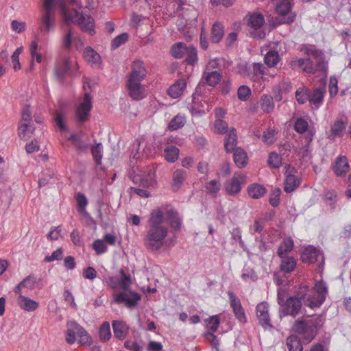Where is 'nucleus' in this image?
Here are the masks:
<instances>
[{"instance_id":"obj_23","label":"nucleus","mask_w":351,"mask_h":351,"mask_svg":"<svg viewBox=\"0 0 351 351\" xmlns=\"http://www.w3.org/2000/svg\"><path fill=\"white\" fill-rule=\"evenodd\" d=\"M18 304L25 311H34L38 307V303L29 298L24 296L22 293H18Z\"/></svg>"},{"instance_id":"obj_31","label":"nucleus","mask_w":351,"mask_h":351,"mask_svg":"<svg viewBox=\"0 0 351 351\" xmlns=\"http://www.w3.org/2000/svg\"><path fill=\"white\" fill-rule=\"evenodd\" d=\"M266 189L259 184H252L247 187V193L253 199H258L266 193Z\"/></svg>"},{"instance_id":"obj_41","label":"nucleus","mask_w":351,"mask_h":351,"mask_svg":"<svg viewBox=\"0 0 351 351\" xmlns=\"http://www.w3.org/2000/svg\"><path fill=\"white\" fill-rule=\"evenodd\" d=\"M70 69L69 60L65 58L60 65L55 69V73L57 79L62 82L66 73Z\"/></svg>"},{"instance_id":"obj_18","label":"nucleus","mask_w":351,"mask_h":351,"mask_svg":"<svg viewBox=\"0 0 351 351\" xmlns=\"http://www.w3.org/2000/svg\"><path fill=\"white\" fill-rule=\"evenodd\" d=\"M79 152H86L89 147V139L83 133L73 134L69 138Z\"/></svg>"},{"instance_id":"obj_38","label":"nucleus","mask_w":351,"mask_h":351,"mask_svg":"<svg viewBox=\"0 0 351 351\" xmlns=\"http://www.w3.org/2000/svg\"><path fill=\"white\" fill-rule=\"evenodd\" d=\"M325 90L324 88H315L312 95H309V101L318 108L323 102Z\"/></svg>"},{"instance_id":"obj_63","label":"nucleus","mask_w":351,"mask_h":351,"mask_svg":"<svg viewBox=\"0 0 351 351\" xmlns=\"http://www.w3.org/2000/svg\"><path fill=\"white\" fill-rule=\"evenodd\" d=\"M63 255V250L62 247H59L55 250L51 255L47 256L45 257V261L47 263L52 262L54 261H58L62 259Z\"/></svg>"},{"instance_id":"obj_60","label":"nucleus","mask_w":351,"mask_h":351,"mask_svg":"<svg viewBox=\"0 0 351 351\" xmlns=\"http://www.w3.org/2000/svg\"><path fill=\"white\" fill-rule=\"evenodd\" d=\"M215 132L220 134L225 133L228 131V124L221 119H217L214 123Z\"/></svg>"},{"instance_id":"obj_62","label":"nucleus","mask_w":351,"mask_h":351,"mask_svg":"<svg viewBox=\"0 0 351 351\" xmlns=\"http://www.w3.org/2000/svg\"><path fill=\"white\" fill-rule=\"evenodd\" d=\"M276 140V132L274 130H267L264 132L263 135V141L268 145L274 143Z\"/></svg>"},{"instance_id":"obj_12","label":"nucleus","mask_w":351,"mask_h":351,"mask_svg":"<svg viewBox=\"0 0 351 351\" xmlns=\"http://www.w3.org/2000/svg\"><path fill=\"white\" fill-rule=\"evenodd\" d=\"M291 8L292 4L290 0H280L276 3L277 13L282 16L288 15L286 19L282 20L281 23L290 24L295 21L296 14L291 12Z\"/></svg>"},{"instance_id":"obj_25","label":"nucleus","mask_w":351,"mask_h":351,"mask_svg":"<svg viewBox=\"0 0 351 351\" xmlns=\"http://www.w3.org/2000/svg\"><path fill=\"white\" fill-rule=\"evenodd\" d=\"M167 218L169 225L175 230H178L181 228L182 219L175 209L171 208L167 211Z\"/></svg>"},{"instance_id":"obj_19","label":"nucleus","mask_w":351,"mask_h":351,"mask_svg":"<svg viewBox=\"0 0 351 351\" xmlns=\"http://www.w3.org/2000/svg\"><path fill=\"white\" fill-rule=\"evenodd\" d=\"M300 295L304 304L312 308L320 306L324 302V298L322 295L319 296L313 291L308 293H300Z\"/></svg>"},{"instance_id":"obj_42","label":"nucleus","mask_w":351,"mask_h":351,"mask_svg":"<svg viewBox=\"0 0 351 351\" xmlns=\"http://www.w3.org/2000/svg\"><path fill=\"white\" fill-rule=\"evenodd\" d=\"M165 158L169 162H174L179 156V149L173 145L167 146L164 151Z\"/></svg>"},{"instance_id":"obj_34","label":"nucleus","mask_w":351,"mask_h":351,"mask_svg":"<svg viewBox=\"0 0 351 351\" xmlns=\"http://www.w3.org/2000/svg\"><path fill=\"white\" fill-rule=\"evenodd\" d=\"M280 269L285 273L292 272L296 267V261L292 256H283L281 258Z\"/></svg>"},{"instance_id":"obj_43","label":"nucleus","mask_w":351,"mask_h":351,"mask_svg":"<svg viewBox=\"0 0 351 351\" xmlns=\"http://www.w3.org/2000/svg\"><path fill=\"white\" fill-rule=\"evenodd\" d=\"M295 130L300 134H304V135L310 130L313 129H308V123L303 117L297 118L294 123Z\"/></svg>"},{"instance_id":"obj_58","label":"nucleus","mask_w":351,"mask_h":351,"mask_svg":"<svg viewBox=\"0 0 351 351\" xmlns=\"http://www.w3.org/2000/svg\"><path fill=\"white\" fill-rule=\"evenodd\" d=\"M282 159L280 155L276 153H271L269 154L268 163L275 169H278L281 166Z\"/></svg>"},{"instance_id":"obj_57","label":"nucleus","mask_w":351,"mask_h":351,"mask_svg":"<svg viewBox=\"0 0 351 351\" xmlns=\"http://www.w3.org/2000/svg\"><path fill=\"white\" fill-rule=\"evenodd\" d=\"M313 291L319 296L322 295L325 300L328 292L325 282H324L322 280L317 282L315 285Z\"/></svg>"},{"instance_id":"obj_17","label":"nucleus","mask_w":351,"mask_h":351,"mask_svg":"<svg viewBox=\"0 0 351 351\" xmlns=\"http://www.w3.org/2000/svg\"><path fill=\"white\" fill-rule=\"evenodd\" d=\"M230 298V304L233 309L235 317L241 322H246V316L243 308L242 307L240 300L235 295L233 291H229L228 293Z\"/></svg>"},{"instance_id":"obj_44","label":"nucleus","mask_w":351,"mask_h":351,"mask_svg":"<svg viewBox=\"0 0 351 351\" xmlns=\"http://www.w3.org/2000/svg\"><path fill=\"white\" fill-rule=\"evenodd\" d=\"M261 109L266 113L271 112L274 108V103L271 96L263 95L261 99Z\"/></svg>"},{"instance_id":"obj_28","label":"nucleus","mask_w":351,"mask_h":351,"mask_svg":"<svg viewBox=\"0 0 351 351\" xmlns=\"http://www.w3.org/2000/svg\"><path fill=\"white\" fill-rule=\"evenodd\" d=\"M36 284V278L33 276H28L15 287L14 291L16 293H22L23 289L33 290Z\"/></svg>"},{"instance_id":"obj_15","label":"nucleus","mask_w":351,"mask_h":351,"mask_svg":"<svg viewBox=\"0 0 351 351\" xmlns=\"http://www.w3.org/2000/svg\"><path fill=\"white\" fill-rule=\"evenodd\" d=\"M246 176L243 174L235 173L230 180L226 182L224 187L230 195L239 193L241 189V184L245 183Z\"/></svg>"},{"instance_id":"obj_16","label":"nucleus","mask_w":351,"mask_h":351,"mask_svg":"<svg viewBox=\"0 0 351 351\" xmlns=\"http://www.w3.org/2000/svg\"><path fill=\"white\" fill-rule=\"evenodd\" d=\"M256 316L259 323L264 328H271L270 317L269 315V304L266 302H263L256 306Z\"/></svg>"},{"instance_id":"obj_40","label":"nucleus","mask_w":351,"mask_h":351,"mask_svg":"<svg viewBox=\"0 0 351 351\" xmlns=\"http://www.w3.org/2000/svg\"><path fill=\"white\" fill-rule=\"evenodd\" d=\"M287 346L289 351H303L301 341L295 335H290L287 338Z\"/></svg>"},{"instance_id":"obj_27","label":"nucleus","mask_w":351,"mask_h":351,"mask_svg":"<svg viewBox=\"0 0 351 351\" xmlns=\"http://www.w3.org/2000/svg\"><path fill=\"white\" fill-rule=\"evenodd\" d=\"M58 104L59 108L56 109L54 112V120L59 130L63 131L66 130V125L64 122L65 113L62 110V108L65 107L66 104L63 101H59Z\"/></svg>"},{"instance_id":"obj_33","label":"nucleus","mask_w":351,"mask_h":351,"mask_svg":"<svg viewBox=\"0 0 351 351\" xmlns=\"http://www.w3.org/2000/svg\"><path fill=\"white\" fill-rule=\"evenodd\" d=\"M315 135V131L310 130L308 131L304 136L305 144L304 146L300 149L299 154L302 156V157H307L311 152L310 145L313 139V136Z\"/></svg>"},{"instance_id":"obj_30","label":"nucleus","mask_w":351,"mask_h":351,"mask_svg":"<svg viewBox=\"0 0 351 351\" xmlns=\"http://www.w3.org/2000/svg\"><path fill=\"white\" fill-rule=\"evenodd\" d=\"M186 171L178 169H176L173 173V184L172 187L174 191L178 190L186 179Z\"/></svg>"},{"instance_id":"obj_32","label":"nucleus","mask_w":351,"mask_h":351,"mask_svg":"<svg viewBox=\"0 0 351 351\" xmlns=\"http://www.w3.org/2000/svg\"><path fill=\"white\" fill-rule=\"evenodd\" d=\"M237 143V136L234 128L230 130L225 141V149L228 152L235 150Z\"/></svg>"},{"instance_id":"obj_11","label":"nucleus","mask_w":351,"mask_h":351,"mask_svg":"<svg viewBox=\"0 0 351 351\" xmlns=\"http://www.w3.org/2000/svg\"><path fill=\"white\" fill-rule=\"evenodd\" d=\"M155 169L153 167H149L141 173L135 175L132 178V181L135 184H139L145 188H148L154 184Z\"/></svg>"},{"instance_id":"obj_64","label":"nucleus","mask_w":351,"mask_h":351,"mask_svg":"<svg viewBox=\"0 0 351 351\" xmlns=\"http://www.w3.org/2000/svg\"><path fill=\"white\" fill-rule=\"evenodd\" d=\"M93 248L97 254H101L106 252L107 246L104 244V241L97 239L93 243Z\"/></svg>"},{"instance_id":"obj_56","label":"nucleus","mask_w":351,"mask_h":351,"mask_svg":"<svg viewBox=\"0 0 351 351\" xmlns=\"http://www.w3.org/2000/svg\"><path fill=\"white\" fill-rule=\"evenodd\" d=\"M91 153L93 158L97 165L101 163L102 158V145L97 143L91 148Z\"/></svg>"},{"instance_id":"obj_50","label":"nucleus","mask_w":351,"mask_h":351,"mask_svg":"<svg viewBox=\"0 0 351 351\" xmlns=\"http://www.w3.org/2000/svg\"><path fill=\"white\" fill-rule=\"evenodd\" d=\"M111 337L110 328L108 322H104L99 328V337L103 341H106Z\"/></svg>"},{"instance_id":"obj_9","label":"nucleus","mask_w":351,"mask_h":351,"mask_svg":"<svg viewBox=\"0 0 351 351\" xmlns=\"http://www.w3.org/2000/svg\"><path fill=\"white\" fill-rule=\"evenodd\" d=\"M218 64L216 60H211L208 62L205 71L203 73L202 82L210 86H215L221 80V74L217 71H211V69L216 67Z\"/></svg>"},{"instance_id":"obj_8","label":"nucleus","mask_w":351,"mask_h":351,"mask_svg":"<svg viewBox=\"0 0 351 351\" xmlns=\"http://www.w3.org/2000/svg\"><path fill=\"white\" fill-rule=\"evenodd\" d=\"M92 98L88 93H85L84 99L75 110V119L78 123H83L88 120L92 108Z\"/></svg>"},{"instance_id":"obj_36","label":"nucleus","mask_w":351,"mask_h":351,"mask_svg":"<svg viewBox=\"0 0 351 351\" xmlns=\"http://www.w3.org/2000/svg\"><path fill=\"white\" fill-rule=\"evenodd\" d=\"M83 57L86 61L92 64H96L100 62L101 57L99 53H97L91 47H86L83 53Z\"/></svg>"},{"instance_id":"obj_55","label":"nucleus","mask_w":351,"mask_h":351,"mask_svg":"<svg viewBox=\"0 0 351 351\" xmlns=\"http://www.w3.org/2000/svg\"><path fill=\"white\" fill-rule=\"evenodd\" d=\"M206 323L210 330L215 332L219 328L220 323L219 317L218 315L211 316L208 319H206Z\"/></svg>"},{"instance_id":"obj_53","label":"nucleus","mask_w":351,"mask_h":351,"mask_svg":"<svg viewBox=\"0 0 351 351\" xmlns=\"http://www.w3.org/2000/svg\"><path fill=\"white\" fill-rule=\"evenodd\" d=\"M280 194L281 190L279 188H275L271 191L269 201L273 207H276L279 205Z\"/></svg>"},{"instance_id":"obj_52","label":"nucleus","mask_w":351,"mask_h":351,"mask_svg":"<svg viewBox=\"0 0 351 351\" xmlns=\"http://www.w3.org/2000/svg\"><path fill=\"white\" fill-rule=\"evenodd\" d=\"M184 56H186V61L189 64H194L197 61V50L192 46L186 47Z\"/></svg>"},{"instance_id":"obj_48","label":"nucleus","mask_w":351,"mask_h":351,"mask_svg":"<svg viewBox=\"0 0 351 351\" xmlns=\"http://www.w3.org/2000/svg\"><path fill=\"white\" fill-rule=\"evenodd\" d=\"M32 134L31 125L29 123H21L19 127V136L22 140H27L30 138Z\"/></svg>"},{"instance_id":"obj_49","label":"nucleus","mask_w":351,"mask_h":351,"mask_svg":"<svg viewBox=\"0 0 351 351\" xmlns=\"http://www.w3.org/2000/svg\"><path fill=\"white\" fill-rule=\"evenodd\" d=\"M186 49V45L178 43L174 45L171 48V54L176 58H181L184 57V53Z\"/></svg>"},{"instance_id":"obj_26","label":"nucleus","mask_w":351,"mask_h":351,"mask_svg":"<svg viewBox=\"0 0 351 351\" xmlns=\"http://www.w3.org/2000/svg\"><path fill=\"white\" fill-rule=\"evenodd\" d=\"M112 325L115 337L119 339H124L128 330V327L125 323L122 321L115 320L112 322Z\"/></svg>"},{"instance_id":"obj_13","label":"nucleus","mask_w":351,"mask_h":351,"mask_svg":"<svg viewBox=\"0 0 351 351\" xmlns=\"http://www.w3.org/2000/svg\"><path fill=\"white\" fill-rule=\"evenodd\" d=\"M142 80L128 77L127 88L129 95L134 100H140L145 97V90L141 84Z\"/></svg>"},{"instance_id":"obj_7","label":"nucleus","mask_w":351,"mask_h":351,"mask_svg":"<svg viewBox=\"0 0 351 351\" xmlns=\"http://www.w3.org/2000/svg\"><path fill=\"white\" fill-rule=\"evenodd\" d=\"M67 332L66 341L69 344H73L76 341V336L79 337V343L82 345H88L91 342V338L87 332L79 324L74 322L67 324Z\"/></svg>"},{"instance_id":"obj_54","label":"nucleus","mask_w":351,"mask_h":351,"mask_svg":"<svg viewBox=\"0 0 351 351\" xmlns=\"http://www.w3.org/2000/svg\"><path fill=\"white\" fill-rule=\"evenodd\" d=\"M77 204V210L80 213H85V208L87 206L88 201L86 196L82 193H77L75 197Z\"/></svg>"},{"instance_id":"obj_35","label":"nucleus","mask_w":351,"mask_h":351,"mask_svg":"<svg viewBox=\"0 0 351 351\" xmlns=\"http://www.w3.org/2000/svg\"><path fill=\"white\" fill-rule=\"evenodd\" d=\"M234 160L239 168H243L247 162V154L241 148H236L234 150Z\"/></svg>"},{"instance_id":"obj_46","label":"nucleus","mask_w":351,"mask_h":351,"mask_svg":"<svg viewBox=\"0 0 351 351\" xmlns=\"http://www.w3.org/2000/svg\"><path fill=\"white\" fill-rule=\"evenodd\" d=\"M346 128V124L341 120H336L335 123L331 125L330 132L329 137L331 138L335 136H339L343 133Z\"/></svg>"},{"instance_id":"obj_61","label":"nucleus","mask_w":351,"mask_h":351,"mask_svg":"<svg viewBox=\"0 0 351 351\" xmlns=\"http://www.w3.org/2000/svg\"><path fill=\"white\" fill-rule=\"evenodd\" d=\"M251 94V90L247 86H241L237 91V95L240 100L246 101Z\"/></svg>"},{"instance_id":"obj_37","label":"nucleus","mask_w":351,"mask_h":351,"mask_svg":"<svg viewBox=\"0 0 351 351\" xmlns=\"http://www.w3.org/2000/svg\"><path fill=\"white\" fill-rule=\"evenodd\" d=\"M293 247V241L291 238L283 240L278 248L277 254L280 258L286 256L285 254L290 252Z\"/></svg>"},{"instance_id":"obj_2","label":"nucleus","mask_w":351,"mask_h":351,"mask_svg":"<svg viewBox=\"0 0 351 351\" xmlns=\"http://www.w3.org/2000/svg\"><path fill=\"white\" fill-rule=\"evenodd\" d=\"M58 6L63 16V10L66 11L64 0H42V10L38 19L40 32L49 34L56 27V7Z\"/></svg>"},{"instance_id":"obj_51","label":"nucleus","mask_w":351,"mask_h":351,"mask_svg":"<svg viewBox=\"0 0 351 351\" xmlns=\"http://www.w3.org/2000/svg\"><path fill=\"white\" fill-rule=\"evenodd\" d=\"M295 97L298 102L300 104H304L306 101H309V93L308 89L305 88H300L295 92Z\"/></svg>"},{"instance_id":"obj_6","label":"nucleus","mask_w":351,"mask_h":351,"mask_svg":"<svg viewBox=\"0 0 351 351\" xmlns=\"http://www.w3.org/2000/svg\"><path fill=\"white\" fill-rule=\"evenodd\" d=\"M301 295L297 296H292L284 300L282 297L278 293V303L280 305V316L291 315L295 317L299 314L302 308Z\"/></svg>"},{"instance_id":"obj_39","label":"nucleus","mask_w":351,"mask_h":351,"mask_svg":"<svg viewBox=\"0 0 351 351\" xmlns=\"http://www.w3.org/2000/svg\"><path fill=\"white\" fill-rule=\"evenodd\" d=\"M186 121L185 116L178 114L171 120L168 125V129L170 131L178 130L185 125Z\"/></svg>"},{"instance_id":"obj_20","label":"nucleus","mask_w":351,"mask_h":351,"mask_svg":"<svg viewBox=\"0 0 351 351\" xmlns=\"http://www.w3.org/2000/svg\"><path fill=\"white\" fill-rule=\"evenodd\" d=\"M301 258L304 263H313L318 261L319 258L322 260L323 256L315 247L308 246L304 250Z\"/></svg>"},{"instance_id":"obj_5","label":"nucleus","mask_w":351,"mask_h":351,"mask_svg":"<svg viewBox=\"0 0 351 351\" xmlns=\"http://www.w3.org/2000/svg\"><path fill=\"white\" fill-rule=\"evenodd\" d=\"M63 18L66 23L77 24L83 32H87L90 35L95 34V21L90 14L79 12L75 8L66 11L63 10Z\"/></svg>"},{"instance_id":"obj_47","label":"nucleus","mask_w":351,"mask_h":351,"mask_svg":"<svg viewBox=\"0 0 351 351\" xmlns=\"http://www.w3.org/2000/svg\"><path fill=\"white\" fill-rule=\"evenodd\" d=\"M280 60V56L277 51H269L265 56V62L269 66H275Z\"/></svg>"},{"instance_id":"obj_14","label":"nucleus","mask_w":351,"mask_h":351,"mask_svg":"<svg viewBox=\"0 0 351 351\" xmlns=\"http://www.w3.org/2000/svg\"><path fill=\"white\" fill-rule=\"evenodd\" d=\"M297 171L294 167L288 165L286 167L284 190L286 193H291L299 186L300 181L298 178Z\"/></svg>"},{"instance_id":"obj_29","label":"nucleus","mask_w":351,"mask_h":351,"mask_svg":"<svg viewBox=\"0 0 351 351\" xmlns=\"http://www.w3.org/2000/svg\"><path fill=\"white\" fill-rule=\"evenodd\" d=\"M224 36V27L219 22H215L211 29L210 40L213 43H218Z\"/></svg>"},{"instance_id":"obj_21","label":"nucleus","mask_w":351,"mask_h":351,"mask_svg":"<svg viewBox=\"0 0 351 351\" xmlns=\"http://www.w3.org/2000/svg\"><path fill=\"white\" fill-rule=\"evenodd\" d=\"M147 71L145 69L144 63L143 61L137 60L133 62L132 66V71L129 74L128 77L143 80L146 76Z\"/></svg>"},{"instance_id":"obj_1","label":"nucleus","mask_w":351,"mask_h":351,"mask_svg":"<svg viewBox=\"0 0 351 351\" xmlns=\"http://www.w3.org/2000/svg\"><path fill=\"white\" fill-rule=\"evenodd\" d=\"M165 217L159 209L152 210L148 220V229L143 239L145 247L150 251L159 250L168 234V228L164 225Z\"/></svg>"},{"instance_id":"obj_4","label":"nucleus","mask_w":351,"mask_h":351,"mask_svg":"<svg viewBox=\"0 0 351 351\" xmlns=\"http://www.w3.org/2000/svg\"><path fill=\"white\" fill-rule=\"evenodd\" d=\"M325 318L322 315H316L308 319H298L295 321L292 329L300 335L304 341L311 342L323 326Z\"/></svg>"},{"instance_id":"obj_45","label":"nucleus","mask_w":351,"mask_h":351,"mask_svg":"<svg viewBox=\"0 0 351 351\" xmlns=\"http://www.w3.org/2000/svg\"><path fill=\"white\" fill-rule=\"evenodd\" d=\"M265 19L261 14H254L251 15L248 19V25L251 26L254 30L258 29L264 24Z\"/></svg>"},{"instance_id":"obj_22","label":"nucleus","mask_w":351,"mask_h":351,"mask_svg":"<svg viewBox=\"0 0 351 351\" xmlns=\"http://www.w3.org/2000/svg\"><path fill=\"white\" fill-rule=\"evenodd\" d=\"M350 170V165L346 156H339L334 166V171L337 176H343Z\"/></svg>"},{"instance_id":"obj_24","label":"nucleus","mask_w":351,"mask_h":351,"mask_svg":"<svg viewBox=\"0 0 351 351\" xmlns=\"http://www.w3.org/2000/svg\"><path fill=\"white\" fill-rule=\"evenodd\" d=\"M186 86L185 80H178L172 84L168 90L169 95L174 99L179 97L184 90Z\"/></svg>"},{"instance_id":"obj_10","label":"nucleus","mask_w":351,"mask_h":351,"mask_svg":"<svg viewBox=\"0 0 351 351\" xmlns=\"http://www.w3.org/2000/svg\"><path fill=\"white\" fill-rule=\"evenodd\" d=\"M113 297L114 301L116 303L120 304L125 302V306L128 308L135 307L141 299L140 294L136 292L130 291H123L119 293H114Z\"/></svg>"},{"instance_id":"obj_59","label":"nucleus","mask_w":351,"mask_h":351,"mask_svg":"<svg viewBox=\"0 0 351 351\" xmlns=\"http://www.w3.org/2000/svg\"><path fill=\"white\" fill-rule=\"evenodd\" d=\"M128 39V34L127 33H123L117 37H115L112 41V48L117 49L121 45L125 43Z\"/></svg>"},{"instance_id":"obj_3","label":"nucleus","mask_w":351,"mask_h":351,"mask_svg":"<svg viewBox=\"0 0 351 351\" xmlns=\"http://www.w3.org/2000/svg\"><path fill=\"white\" fill-rule=\"evenodd\" d=\"M304 54L312 57L315 62L310 58H300L293 62L295 65L300 67L303 71L308 73H315L316 72L326 73L327 71V62L325 60L324 53L315 47H304L303 48Z\"/></svg>"}]
</instances>
